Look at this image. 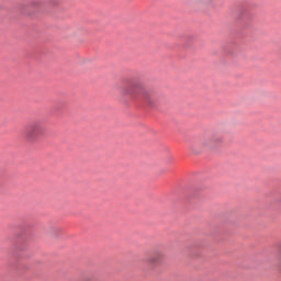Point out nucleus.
Listing matches in <instances>:
<instances>
[{
    "label": "nucleus",
    "instance_id": "3",
    "mask_svg": "<svg viewBox=\"0 0 281 281\" xmlns=\"http://www.w3.org/2000/svg\"><path fill=\"white\" fill-rule=\"evenodd\" d=\"M218 144H223V136L215 134L210 138H202L201 146L204 148H214V146H218Z\"/></svg>",
    "mask_w": 281,
    "mask_h": 281
},
{
    "label": "nucleus",
    "instance_id": "2",
    "mask_svg": "<svg viewBox=\"0 0 281 281\" xmlns=\"http://www.w3.org/2000/svg\"><path fill=\"white\" fill-rule=\"evenodd\" d=\"M45 135V126L41 122H34L30 126L26 127L24 132V137L26 142L34 144V142H38Z\"/></svg>",
    "mask_w": 281,
    "mask_h": 281
},
{
    "label": "nucleus",
    "instance_id": "4",
    "mask_svg": "<svg viewBox=\"0 0 281 281\" xmlns=\"http://www.w3.org/2000/svg\"><path fill=\"white\" fill-rule=\"evenodd\" d=\"M162 260L164 254L161 251H156L148 258V262H150L151 265H158V262H161Z\"/></svg>",
    "mask_w": 281,
    "mask_h": 281
},
{
    "label": "nucleus",
    "instance_id": "1",
    "mask_svg": "<svg viewBox=\"0 0 281 281\" xmlns=\"http://www.w3.org/2000/svg\"><path fill=\"white\" fill-rule=\"evenodd\" d=\"M123 95H130L131 98H137L140 93L146 104H157V94L155 92L145 90L142 83L138 81H132L122 88Z\"/></svg>",
    "mask_w": 281,
    "mask_h": 281
}]
</instances>
